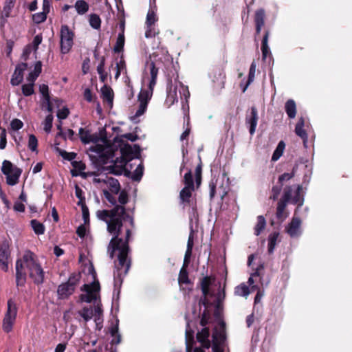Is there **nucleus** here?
<instances>
[{
  "instance_id": "nucleus-1",
  "label": "nucleus",
  "mask_w": 352,
  "mask_h": 352,
  "mask_svg": "<svg viewBox=\"0 0 352 352\" xmlns=\"http://www.w3.org/2000/svg\"><path fill=\"white\" fill-rule=\"evenodd\" d=\"M97 215L107 222V230L113 234L107 250L110 258H114L116 251L119 252L118 261L114 262L113 280L114 287L120 288L131 265V258L128 256L130 252L129 243L131 236V228L135 226L134 219L126 213L124 206L120 205L109 210H98Z\"/></svg>"
},
{
  "instance_id": "nucleus-2",
  "label": "nucleus",
  "mask_w": 352,
  "mask_h": 352,
  "mask_svg": "<svg viewBox=\"0 0 352 352\" xmlns=\"http://www.w3.org/2000/svg\"><path fill=\"white\" fill-rule=\"evenodd\" d=\"M38 285L44 283L45 272L36 256L30 250L24 252L21 258L16 261V283L17 287H23L26 283V276Z\"/></svg>"
},
{
  "instance_id": "nucleus-3",
  "label": "nucleus",
  "mask_w": 352,
  "mask_h": 352,
  "mask_svg": "<svg viewBox=\"0 0 352 352\" xmlns=\"http://www.w3.org/2000/svg\"><path fill=\"white\" fill-rule=\"evenodd\" d=\"M80 273H72L67 282L61 283L57 289L58 298L65 300L72 296L80 281Z\"/></svg>"
},
{
  "instance_id": "nucleus-4",
  "label": "nucleus",
  "mask_w": 352,
  "mask_h": 352,
  "mask_svg": "<svg viewBox=\"0 0 352 352\" xmlns=\"http://www.w3.org/2000/svg\"><path fill=\"white\" fill-rule=\"evenodd\" d=\"M152 56L153 60H151L150 63H147V67L149 69L151 75L148 89H151V91L153 90L154 87L156 85L158 71L160 67V65L163 63V57L160 56V54L157 52H154ZM164 58L166 59V61H169L168 56H164Z\"/></svg>"
},
{
  "instance_id": "nucleus-5",
  "label": "nucleus",
  "mask_w": 352,
  "mask_h": 352,
  "mask_svg": "<svg viewBox=\"0 0 352 352\" xmlns=\"http://www.w3.org/2000/svg\"><path fill=\"white\" fill-rule=\"evenodd\" d=\"M1 172L6 176V183L14 186L19 182L22 170L14 166L11 162L5 160L2 163Z\"/></svg>"
},
{
  "instance_id": "nucleus-6",
  "label": "nucleus",
  "mask_w": 352,
  "mask_h": 352,
  "mask_svg": "<svg viewBox=\"0 0 352 352\" xmlns=\"http://www.w3.org/2000/svg\"><path fill=\"white\" fill-rule=\"evenodd\" d=\"M292 192V186H287L285 187L283 195L277 203L276 215L278 219L283 220L287 218V213L285 210L287 203L291 200Z\"/></svg>"
},
{
  "instance_id": "nucleus-7",
  "label": "nucleus",
  "mask_w": 352,
  "mask_h": 352,
  "mask_svg": "<svg viewBox=\"0 0 352 352\" xmlns=\"http://www.w3.org/2000/svg\"><path fill=\"white\" fill-rule=\"evenodd\" d=\"M60 52L63 54H67L74 44V32L67 25H63L60 28Z\"/></svg>"
},
{
  "instance_id": "nucleus-8",
  "label": "nucleus",
  "mask_w": 352,
  "mask_h": 352,
  "mask_svg": "<svg viewBox=\"0 0 352 352\" xmlns=\"http://www.w3.org/2000/svg\"><path fill=\"white\" fill-rule=\"evenodd\" d=\"M8 309L3 322V329L5 332L9 333L12 329V326L16 320L17 314V307L15 302L10 299L8 300Z\"/></svg>"
},
{
  "instance_id": "nucleus-9",
  "label": "nucleus",
  "mask_w": 352,
  "mask_h": 352,
  "mask_svg": "<svg viewBox=\"0 0 352 352\" xmlns=\"http://www.w3.org/2000/svg\"><path fill=\"white\" fill-rule=\"evenodd\" d=\"M10 258V249L9 243L7 240L3 241L0 243V264L3 271L8 270V263Z\"/></svg>"
},
{
  "instance_id": "nucleus-10",
  "label": "nucleus",
  "mask_w": 352,
  "mask_h": 352,
  "mask_svg": "<svg viewBox=\"0 0 352 352\" xmlns=\"http://www.w3.org/2000/svg\"><path fill=\"white\" fill-rule=\"evenodd\" d=\"M258 120V110L255 106H252L250 108V113H247L245 116V124L249 128V132L251 135H253L256 131Z\"/></svg>"
},
{
  "instance_id": "nucleus-11",
  "label": "nucleus",
  "mask_w": 352,
  "mask_h": 352,
  "mask_svg": "<svg viewBox=\"0 0 352 352\" xmlns=\"http://www.w3.org/2000/svg\"><path fill=\"white\" fill-rule=\"evenodd\" d=\"M28 68V63H21L16 66L15 70L12 76L10 83L13 86L21 84L23 80L24 71Z\"/></svg>"
},
{
  "instance_id": "nucleus-12",
  "label": "nucleus",
  "mask_w": 352,
  "mask_h": 352,
  "mask_svg": "<svg viewBox=\"0 0 352 352\" xmlns=\"http://www.w3.org/2000/svg\"><path fill=\"white\" fill-rule=\"evenodd\" d=\"M300 226V219L299 217H294L286 228V231L291 237H297L301 233Z\"/></svg>"
},
{
  "instance_id": "nucleus-13",
  "label": "nucleus",
  "mask_w": 352,
  "mask_h": 352,
  "mask_svg": "<svg viewBox=\"0 0 352 352\" xmlns=\"http://www.w3.org/2000/svg\"><path fill=\"white\" fill-rule=\"evenodd\" d=\"M226 340V323L221 321L218 327L214 329L212 333V342L223 344Z\"/></svg>"
},
{
  "instance_id": "nucleus-14",
  "label": "nucleus",
  "mask_w": 352,
  "mask_h": 352,
  "mask_svg": "<svg viewBox=\"0 0 352 352\" xmlns=\"http://www.w3.org/2000/svg\"><path fill=\"white\" fill-rule=\"evenodd\" d=\"M210 337V329L207 327L198 331L196 336V338L198 342L201 344V346L205 349H209L211 346V342L209 340Z\"/></svg>"
},
{
  "instance_id": "nucleus-15",
  "label": "nucleus",
  "mask_w": 352,
  "mask_h": 352,
  "mask_svg": "<svg viewBox=\"0 0 352 352\" xmlns=\"http://www.w3.org/2000/svg\"><path fill=\"white\" fill-rule=\"evenodd\" d=\"M120 153H121V160L122 163L124 164H127L129 162L131 161L133 159V148L132 146L126 143L120 148Z\"/></svg>"
},
{
  "instance_id": "nucleus-16",
  "label": "nucleus",
  "mask_w": 352,
  "mask_h": 352,
  "mask_svg": "<svg viewBox=\"0 0 352 352\" xmlns=\"http://www.w3.org/2000/svg\"><path fill=\"white\" fill-rule=\"evenodd\" d=\"M78 135L81 142L86 144L90 142H97L98 138L96 135H91L89 130H86L84 128H80L78 131Z\"/></svg>"
},
{
  "instance_id": "nucleus-17",
  "label": "nucleus",
  "mask_w": 352,
  "mask_h": 352,
  "mask_svg": "<svg viewBox=\"0 0 352 352\" xmlns=\"http://www.w3.org/2000/svg\"><path fill=\"white\" fill-rule=\"evenodd\" d=\"M215 278L206 276L201 280V289L203 295H210V287L214 283Z\"/></svg>"
},
{
  "instance_id": "nucleus-18",
  "label": "nucleus",
  "mask_w": 352,
  "mask_h": 352,
  "mask_svg": "<svg viewBox=\"0 0 352 352\" xmlns=\"http://www.w3.org/2000/svg\"><path fill=\"white\" fill-rule=\"evenodd\" d=\"M304 125L305 120L302 117H300L296 124L295 133L298 136L301 138V139L303 140L304 144L305 145L308 136L306 131L304 129Z\"/></svg>"
},
{
  "instance_id": "nucleus-19",
  "label": "nucleus",
  "mask_w": 352,
  "mask_h": 352,
  "mask_svg": "<svg viewBox=\"0 0 352 352\" xmlns=\"http://www.w3.org/2000/svg\"><path fill=\"white\" fill-rule=\"evenodd\" d=\"M175 102H177V88L173 87L172 80H170L169 85L167 87V96L166 103L168 107L173 105Z\"/></svg>"
},
{
  "instance_id": "nucleus-20",
  "label": "nucleus",
  "mask_w": 352,
  "mask_h": 352,
  "mask_svg": "<svg viewBox=\"0 0 352 352\" xmlns=\"http://www.w3.org/2000/svg\"><path fill=\"white\" fill-rule=\"evenodd\" d=\"M195 190V188L191 189V188L184 186L179 192L180 203L184 205L190 204L192 193Z\"/></svg>"
},
{
  "instance_id": "nucleus-21",
  "label": "nucleus",
  "mask_w": 352,
  "mask_h": 352,
  "mask_svg": "<svg viewBox=\"0 0 352 352\" xmlns=\"http://www.w3.org/2000/svg\"><path fill=\"white\" fill-rule=\"evenodd\" d=\"M270 30H266L261 41L262 58L265 60L268 56H271V52L268 46Z\"/></svg>"
},
{
  "instance_id": "nucleus-22",
  "label": "nucleus",
  "mask_w": 352,
  "mask_h": 352,
  "mask_svg": "<svg viewBox=\"0 0 352 352\" xmlns=\"http://www.w3.org/2000/svg\"><path fill=\"white\" fill-rule=\"evenodd\" d=\"M264 270V263H260L258 267L255 269V272L252 273L250 276V277L248 278V283L249 285H254V278H258V282L261 283V285L263 286V283L262 281V273L261 272Z\"/></svg>"
},
{
  "instance_id": "nucleus-23",
  "label": "nucleus",
  "mask_w": 352,
  "mask_h": 352,
  "mask_svg": "<svg viewBox=\"0 0 352 352\" xmlns=\"http://www.w3.org/2000/svg\"><path fill=\"white\" fill-rule=\"evenodd\" d=\"M104 183L109 185V192L114 195H118L120 191V185L117 179L113 177H107V180H103Z\"/></svg>"
},
{
  "instance_id": "nucleus-24",
  "label": "nucleus",
  "mask_w": 352,
  "mask_h": 352,
  "mask_svg": "<svg viewBox=\"0 0 352 352\" xmlns=\"http://www.w3.org/2000/svg\"><path fill=\"white\" fill-rule=\"evenodd\" d=\"M285 109L289 118H295L296 115V105L294 100L292 99L288 100L285 102Z\"/></svg>"
},
{
  "instance_id": "nucleus-25",
  "label": "nucleus",
  "mask_w": 352,
  "mask_h": 352,
  "mask_svg": "<svg viewBox=\"0 0 352 352\" xmlns=\"http://www.w3.org/2000/svg\"><path fill=\"white\" fill-rule=\"evenodd\" d=\"M302 186L298 185L294 197L292 196L291 201L293 204H296L298 207H301L304 204L303 196L301 195Z\"/></svg>"
},
{
  "instance_id": "nucleus-26",
  "label": "nucleus",
  "mask_w": 352,
  "mask_h": 352,
  "mask_svg": "<svg viewBox=\"0 0 352 352\" xmlns=\"http://www.w3.org/2000/svg\"><path fill=\"white\" fill-rule=\"evenodd\" d=\"M265 18V11L263 8L256 10L254 17V24L264 26Z\"/></svg>"
},
{
  "instance_id": "nucleus-27",
  "label": "nucleus",
  "mask_w": 352,
  "mask_h": 352,
  "mask_svg": "<svg viewBox=\"0 0 352 352\" xmlns=\"http://www.w3.org/2000/svg\"><path fill=\"white\" fill-rule=\"evenodd\" d=\"M186 339L187 352H190L192 346L194 343V331L190 328L188 323L187 324V328L186 330Z\"/></svg>"
},
{
  "instance_id": "nucleus-28",
  "label": "nucleus",
  "mask_w": 352,
  "mask_h": 352,
  "mask_svg": "<svg viewBox=\"0 0 352 352\" xmlns=\"http://www.w3.org/2000/svg\"><path fill=\"white\" fill-rule=\"evenodd\" d=\"M104 65L105 57L102 56L100 57L99 65L97 67V72L100 76V80L102 82H104L107 78V74L104 71Z\"/></svg>"
},
{
  "instance_id": "nucleus-29",
  "label": "nucleus",
  "mask_w": 352,
  "mask_h": 352,
  "mask_svg": "<svg viewBox=\"0 0 352 352\" xmlns=\"http://www.w3.org/2000/svg\"><path fill=\"white\" fill-rule=\"evenodd\" d=\"M30 226L36 234L41 235L45 233V226L42 223L39 222L38 220H36V219L31 220Z\"/></svg>"
},
{
  "instance_id": "nucleus-30",
  "label": "nucleus",
  "mask_w": 352,
  "mask_h": 352,
  "mask_svg": "<svg viewBox=\"0 0 352 352\" xmlns=\"http://www.w3.org/2000/svg\"><path fill=\"white\" fill-rule=\"evenodd\" d=\"M101 94L103 100H107L108 102H113V91L109 86L104 85L101 88Z\"/></svg>"
},
{
  "instance_id": "nucleus-31",
  "label": "nucleus",
  "mask_w": 352,
  "mask_h": 352,
  "mask_svg": "<svg viewBox=\"0 0 352 352\" xmlns=\"http://www.w3.org/2000/svg\"><path fill=\"white\" fill-rule=\"evenodd\" d=\"M278 236H279V233L277 232H274L269 235L267 251L270 254H271L274 252Z\"/></svg>"
},
{
  "instance_id": "nucleus-32",
  "label": "nucleus",
  "mask_w": 352,
  "mask_h": 352,
  "mask_svg": "<svg viewBox=\"0 0 352 352\" xmlns=\"http://www.w3.org/2000/svg\"><path fill=\"white\" fill-rule=\"evenodd\" d=\"M285 148V142L281 140L278 142L275 151H274L272 156V161H277L283 154Z\"/></svg>"
},
{
  "instance_id": "nucleus-33",
  "label": "nucleus",
  "mask_w": 352,
  "mask_h": 352,
  "mask_svg": "<svg viewBox=\"0 0 352 352\" xmlns=\"http://www.w3.org/2000/svg\"><path fill=\"white\" fill-rule=\"evenodd\" d=\"M266 221L263 216L259 215L257 217V223L254 227V234L256 236L260 235L263 230L265 228Z\"/></svg>"
},
{
  "instance_id": "nucleus-34",
  "label": "nucleus",
  "mask_w": 352,
  "mask_h": 352,
  "mask_svg": "<svg viewBox=\"0 0 352 352\" xmlns=\"http://www.w3.org/2000/svg\"><path fill=\"white\" fill-rule=\"evenodd\" d=\"M125 43V36L122 34H118L116 44L113 47L115 53H120L124 50Z\"/></svg>"
},
{
  "instance_id": "nucleus-35",
  "label": "nucleus",
  "mask_w": 352,
  "mask_h": 352,
  "mask_svg": "<svg viewBox=\"0 0 352 352\" xmlns=\"http://www.w3.org/2000/svg\"><path fill=\"white\" fill-rule=\"evenodd\" d=\"M250 293V289L245 283H241L234 288V294L236 296L247 297Z\"/></svg>"
},
{
  "instance_id": "nucleus-36",
  "label": "nucleus",
  "mask_w": 352,
  "mask_h": 352,
  "mask_svg": "<svg viewBox=\"0 0 352 352\" xmlns=\"http://www.w3.org/2000/svg\"><path fill=\"white\" fill-rule=\"evenodd\" d=\"M178 283L179 285H188L191 283L188 276V272L187 269H185L184 267H182L180 269L178 276Z\"/></svg>"
},
{
  "instance_id": "nucleus-37",
  "label": "nucleus",
  "mask_w": 352,
  "mask_h": 352,
  "mask_svg": "<svg viewBox=\"0 0 352 352\" xmlns=\"http://www.w3.org/2000/svg\"><path fill=\"white\" fill-rule=\"evenodd\" d=\"M80 289L86 293H90L91 292H99L100 286L99 282L96 280L93 282L91 285L84 284Z\"/></svg>"
},
{
  "instance_id": "nucleus-38",
  "label": "nucleus",
  "mask_w": 352,
  "mask_h": 352,
  "mask_svg": "<svg viewBox=\"0 0 352 352\" xmlns=\"http://www.w3.org/2000/svg\"><path fill=\"white\" fill-rule=\"evenodd\" d=\"M153 90H142L138 94V101L140 103L145 102V104L148 103V101L151 100L153 95Z\"/></svg>"
},
{
  "instance_id": "nucleus-39",
  "label": "nucleus",
  "mask_w": 352,
  "mask_h": 352,
  "mask_svg": "<svg viewBox=\"0 0 352 352\" xmlns=\"http://www.w3.org/2000/svg\"><path fill=\"white\" fill-rule=\"evenodd\" d=\"M78 314L84 319L85 322H88L94 316V311L91 307H85L78 311Z\"/></svg>"
},
{
  "instance_id": "nucleus-40",
  "label": "nucleus",
  "mask_w": 352,
  "mask_h": 352,
  "mask_svg": "<svg viewBox=\"0 0 352 352\" xmlns=\"http://www.w3.org/2000/svg\"><path fill=\"white\" fill-rule=\"evenodd\" d=\"M211 319V310L204 309L201 314L199 324L202 327H206V325L210 323Z\"/></svg>"
},
{
  "instance_id": "nucleus-41",
  "label": "nucleus",
  "mask_w": 352,
  "mask_h": 352,
  "mask_svg": "<svg viewBox=\"0 0 352 352\" xmlns=\"http://www.w3.org/2000/svg\"><path fill=\"white\" fill-rule=\"evenodd\" d=\"M75 8L78 14H84L89 10V5L84 0H78L75 3Z\"/></svg>"
},
{
  "instance_id": "nucleus-42",
  "label": "nucleus",
  "mask_w": 352,
  "mask_h": 352,
  "mask_svg": "<svg viewBox=\"0 0 352 352\" xmlns=\"http://www.w3.org/2000/svg\"><path fill=\"white\" fill-rule=\"evenodd\" d=\"M183 183L185 187L195 188L192 173L190 169H188L187 173H185L183 179Z\"/></svg>"
},
{
  "instance_id": "nucleus-43",
  "label": "nucleus",
  "mask_w": 352,
  "mask_h": 352,
  "mask_svg": "<svg viewBox=\"0 0 352 352\" xmlns=\"http://www.w3.org/2000/svg\"><path fill=\"white\" fill-rule=\"evenodd\" d=\"M89 25L96 30H99L101 27V19L96 14H91L89 15Z\"/></svg>"
},
{
  "instance_id": "nucleus-44",
  "label": "nucleus",
  "mask_w": 352,
  "mask_h": 352,
  "mask_svg": "<svg viewBox=\"0 0 352 352\" xmlns=\"http://www.w3.org/2000/svg\"><path fill=\"white\" fill-rule=\"evenodd\" d=\"M255 71L256 64L254 62H252L249 69L248 81L246 82L245 87L243 89V92H245L247 87L251 84L252 82H253L255 76Z\"/></svg>"
},
{
  "instance_id": "nucleus-45",
  "label": "nucleus",
  "mask_w": 352,
  "mask_h": 352,
  "mask_svg": "<svg viewBox=\"0 0 352 352\" xmlns=\"http://www.w3.org/2000/svg\"><path fill=\"white\" fill-rule=\"evenodd\" d=\"M56 150L58 151L60 155L65 160L67 161H70L71 162L74 160L77 154L74 152H67L65 150H62L59 148H57Z\"/></svg>"
},
{
  "instance_id": "nucleus-46",
  "label": "nucleus",
  "mask_w": 352,
  "mask_h": 352,
  "mask_svg": "<svg viewBox=\"0 0 352 352\" xmlns=\"http://www.w3.org/2000/svg\"><path fill=\"white\" fill-rule=\"evenodd\" d=\"M296 169H297V166H295L293 167L291 173H285L280 175L278 179V183L283 184V182L284 181H288V180L292 179L295 176Z\"/></svg>"
},
{
  "instance_id": "nucleus-47",
  "label": "nucleus",
  "mask_w": 352,
  "mask_h": 352,
  "mask_svg": "<svg viewBox=\"0 0 352 352\" xmlns=\"http://www.w3.org/2000/svg\"><path fill=\"white\" fill-rule=\"evenodd\" d=\"M75 195L79 199L77 203L78 206L86 205L85 197L83 196V191L78 185L75 186Z\"/></svg>"
},
{
  "instance_id": "nucleus-48",
  "label": "nucleus",
  "mask_w": 352,
  "mask_h": 352,
  "mask_svg": "<svg viewBox=\"0 0 352 352\" xmlns=\"http://www.w3.org/2000/svg\"><path fill=\"white\" fill-rule=\"evenodd\" d=\"M14 7V2L10 0L9 2L6 1V4L3 8L2 16L4 18H9L12 12V8Z\"/></svg>"
},
{
  "instance_id": "nucleus-49",
  "label": "nucleus",
  "mask_w": 352,
  "mask_h": 352,
  "mask_svg": "<svg viewBox=\"0 0 352 352\" xmlns=\"http://www.w3.org/2000/svg\"><path fill=\"white\" fill-rule=\"evenodd\" d=\"M95 293L96 292H91L90 293H87L85 294H80L79 297L80 300L81 302L89 303L96 299V294Z\"/></svg>"
},
{
  "instance_id": "nucleus-50",
  "label": "nucleus",
  "mask_w": 352,
  "mask_h": 352,
  "mask_svg": "<svg viewBox=\"0 0 352 352\" xmlns=\"http://www.w3.org/2000/svg\"><path fill=\"white\" fill-rule=\"evenodd\" d=\"M157 21L156 14L153 10H149L146 15V25L150 28Z\"/></svg>"
},
{
  "instance_id": "nucleus-51",
  "label": "nucleus",
  "mask_w": 352,
  "mask_h": 352,
  "mask_svg": "<svg viewBox=\"0 0 352 352\" xmlns=\"http://www.w3.org/2000/svg\"><path fill=\"white\" fill-rule=\"evenodd\" d=\"M102 193L104 195V197L107 199V201L111 204L112 206H114V207L118 205L117 204V199L116 197L114 196V194L111 193V192H109L107 190H103Z\"/></svg>"
},
{
  "instance_id": "nucleus-52",
  "label": "nucleus",
  "mask_w": 352,
  "mask_h": 352,
  "mask_svg": "<svg viewBox=\"0 0 352 352\" xmlns=\"http://www.w3.org/2000/svg\"><path fill=\"white\" fill-rule=\"evenodd\" d=\"M37 146H38V140L36 137L32 134L29 135V140H28V148L32 151H36L37 152Z\"/></svg>"
},
{
  "instance_id": "nucleus-53",
  "label": "nucleus",
  "mask_w": 352,
  "mask_h": 352,
  "mask_svg": "<svg viewBox=\"0 0 352 352\" xmlns=\"http://www.w3.org/2000/svg\"><path fill=\"white\" fill-rule=\"evenodd\" d=\"M21 89H22V94L25 96H30L34 93V84L33 83L24 84L22 85Z\"/></svg>"
},
{
  "instance_id": "nucleus-54",
  "label": "nucleus",
  "mask_w": 352,
  "mask_h": 352,
  "mask_svg": "<svg viewBox=\"0 0 352 352\" xmlns=\"http://www.w3.org/2000/svg\"><path fill=\"white\" fill-rule=\"evenodd\" d=\"M217 74H218V76L216 78V80L213 79V81L214 82H217L218 83L219 86L223 87L224 83H225V79H226V74H225L223 69H218Z\"/></svg>"
},
{
  "instance_id": "nucleus-55",
  "label": "nucleus",
  "mask_w": 352,
  "mask_h": 352,
  "mask_svg": "<svg viewBox=\"0 0 352 352\" xmlns=\"http://www.w3.org/2000/svg\"><path fill=\"white\" fill-rule=\"evenodd\" d=\"M212 302L208 299V296L203 295L199 300V311H201V306L204 307V309H210L212 307Z\"/></svg>"
},
{
  "instance_id": "nucleus-56",
  "label": "nucleus",
  "mask_w": 352,
  "mask_h": 352,
  "mask_svg": "<svg viewBox=\"0 0 352 352\" xmlns=\"http://www.w3.org/2000/svg\"><path fill=\"white\" fill-rule=\"evenodd\" d=\"M46 19L47 14L43 12H38L32 15V20L36 24L44 22Z\"/></svg>"
},
{
  "instance_id": "nucleus-57",
  "label": "nucleus",
  "mask_w": 352,
  "mask_h": 352,
  "mask_svg": "<svg viewBox=\"0 0 352 352\" xmlns=\"http://www.w3.org/2000/svg\"><path fill=\"white\" fill-rule=\"evenodd\" d=\"M283 184H280V185L273 186L272 188V195L270 196V199L274 201L276 200L282 190Z\"/></svg>"
},
{
  "instance_id": "nucleus-58",
  "label": "nucleus",
  "mask_w": 352,
  "mask_h": 352,
  "mask_svg": "<svg viewBox=\"0 0 352 352\" xmlns=\"http://www.w3.org/2000/svg\"><path fill=\"white\" fill-rule=\"evenodd\" d=\"M52 122H53V116L52 114H49L46 116L44 121V130L47 133H50L51 131L52 127Z\"/></svg>"
},
{
  "instance_id": "nucleus-59",
  "label": "nucleus",
  "mask_w": 352,
  "mask_h": 352,
  "mask_svg": "<svg viewBox=\"0 0 352 352\" xmlns=\"http://www.w3.org/2000/svg\"><path fill=\"white\" fill-rule=\"evenodd\" d=\"M143 175V167L142 165H139L134 170L131 179L133 181H140Z\"/></svg>"
},
{
  "instance_id": "nucleus-60",
  "label": "nucleus",
  "mask_w": 352,
  "mask_h": 352,
  "mask_svg": "<svg viewBox=\"0 0 352 352\" xmlns=\"http://www.w3.org/2000/svg\"><path fill=\"white\" fill-rule=\"evenodd\" d=\"M118 201L121 204L120 206H124V205L128 203L129 195L126 190H122L120 192Z\"/></svg>"
},
{
  "instance_id": "nucleus-61",
  "label": "nucleus",
  "mask_w": 352,
  "mask_h": 352,
  "mask_svg": "<svg viewBox=\"0 0 352 352\" xmlns=\"http://www.w3.org/2000/svg\"><path fill=\"white\" fill-rule=\"evenodd\" d=\"M190 131H191V126H190L189 118H188L187 122H186V127L184 131L180 135V140L181 141H184V140L188 141Z\"/></svg>"
},
{
  "instance_id": "nucleus-62",
  "label": "nucleus",
  "mask_w": 352,
  "mask_h": 352,
  "mask_svg": "<svg viewBox=\"0 0 352 352\" xmlns=\"http://www.w3.org/2000/svg\"><path fill=\"white\" fill-rule=\"evenodd\" d=\"M39 91L43 95L45 100H49L50 98L49 93V87L47 85L42 84L39 87Z\"/></svg>"
},
{
  "instance_id": "nucleus-63",
  "label": "nucleus",
  "mask_w": 352,
  "mask_h": 352,
  "mask_svg": "<svg viewBox=\"0 0 352 352\" xmlns=\"http://www.w3.org/2000/svg\"><path fill=\"white\" fill-rule=\"evenodd\" d=\"M10 126L12 130L18 131L23 128V123L21 120L18 118H14L11 121Z\"/></svg>"
},
{
  "instance_id": "nucleus-64",
  "label": "nucleus",
  "mask_w": 352,
  "mask_h": 352,
  "mask_svg": "<svg viewBox=\"0 0 352 352\" xmlns=\"http://www.w3.org/2000/svg\"><path fill=\"white\" fill-rule=\"evenodd\" d=\"M84 99L89 102H94V99H96V97L93 95L91 90L89 88H86L83 93Z\"/></svg>"
}]
</instances>
